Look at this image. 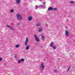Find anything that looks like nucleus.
Segmentation results:
<instances>
[{
    "label": "nucleus",
    "mask_w": 75,
    "mask_h": 75,
    "mask_svg": "<svg viewBox=\"0 0 75 75\" xmlns=\"http://www.w3.org/2000/svg\"><path fill=\"white\" fill-rule=\"evenodd\" d=\"M41 25V24L40 23H38L36 24V26H40Z\"/></svg>",
    "instance_id": "12"
},
{
    "label": "nucleus",
    "mask_w": 75,
    "mask_h": 75,
    "mask_svg": "<svg viewBox=\"0 0 75 75\" xmlns=\"http://www.w3.org/2000/svg\"><path fill=\"white\" fill-rule=\"evenodd\" d=\"M69 2L70 3H71V4L74 3V1H69Z\"/></svg>",
    "instance_id": "23"
},
{
    "label": "nucleus",
    "mask_w": 75,
    "mask_h": 75,
    "mask_svg": "<svg viewBox=\"0 0 75 75\" xmlns=\"http://www.w3.org/2000/svg\"><path fill=\"white\" fill-rule=\"evenodd\" d=\"M20 25V23H17V25Z\"/></svg>",
    "instance_id": "29"
},
{
    "label": "nucleus",
    "mask_w": 75,
    "mask_h": 75,
    "mask_svg": "<svg viewBox=\"0 0 75 75\" xmlns=\"http://www.w3.org/2000/svg\"><path fill=\"white\" fill-rule=\"evenodd\" d=\"M42 39H44V38H42Z\"/></svg>",
    "instance_id": "32"
},
{
    "label": "nucleus",
    "mask_w": 75,
    "mask_h": 75,
    "mask_svg": "<svg viewBox=\"0 0 75 75\" xmlns=\"http://www.w3.org/2000/svg\"><path fill=\"white\" fill-rule=\"evenodd\" d=\"M54 72H57V70H54Z\"/></svg>",
    "instance_id": "28"
},
{
    "label": "nucleus",
    "mask_w": 75,
    "mask_h": 75,
    "mask_svg": "<svg viewBox=\"0 0 75 75\" xmlns=\"http://www.w3.org/2000/svg\"><path fill=\"white\" fill-rule=\"evenodd\" d=\"M14 57H15L16 60V59H17V55H15L14 56Z\"/></svg>",
    "instance_id": "20"
},
{
    "label": "nucleus",
    "mask_w": 75,
    "mask_h": 75,
    "mask_svg": "<svg viewBox=\"0 0 75 75\" xmlns=\"http://www.w3.org/2000/svg\"><path fill=\"white\" fill-rule=\"evenodd\" d=\"M54 45V42H51V43H50V47H52V46H53Z\"/></svg>",
    "instance_id": "10"
},
{
    "label": "nucleus",
    "mask_w": 75,
    "mask_h": 75,
    "mask_svg": "<svg viewBox=\"0 0 75 75\" xmlns=\"http://www.w3.org/2000/svg\"><path fill=\"white\" fill-rule=\"evenodd\" d=\"M35 40L37 42H40V39L38 38H35Z\"/></svg>",
    "instance_id": "8"
},
{
    "label": "nucleus",
    "mask_w": 75,
    "mask_h": 75,
    "mask_svg": "<svg viewBox=\"0 0 75 75\" xmlns=\"http://www.w3.org/2000/svg\"><path fill=\"white\" fill-rule=\"evenodd\" d=\"M3 59L2 58H0V61H2Z\"/></svg>",
    "instance_id": "26"
},
{
    "label": "nucleus",
    "mask_w": 75,
    "mask_h": 75,
    "mask_svg": "<svg viewBox=\"0 0 75 75\" xmlns=\"http://www.w3.org/2000/svg\"><path fill=\"white\" fill-rule=\"evenodd\" d=\"M28 38H26L25 42V46H27L28 44Z\"/></svg>",
    "instance_id": "3"
},
{
    "label": "nucleus",
    "mask_w": 75,
    "mask_h": 75,
    "mask_svg": "<svg viewBox=\"0 0 75 75\" xmlns=\"http://www.w3.org/2000/svg\"><path fill=\"white\" fill-rule=\"evenodd\" d=\"M1 8L0 7V9Z\"/></svg>",
    "instance_id": "34"
},
{
    "label": "nucleus",
    "mask_w": 75,
    "mask_h": 75,
    "mask_svg": "<svg viewBox=\"0 0 75 75\" xmlns=\"http://www.w3.org/2000/svg\"><path fill=\"white\" fill-rule=\"evenodd\" d=\"M34 37L35 38H37V35L36 34H35L34 35Z\"/></svg>",
    "instance_id": "17"
},
{
    "label": "nucleus",
    "mask_w": 75,
    "mask_h": 75,
    "mask_svg": "<svg viewBox=\"0 0 75 75\" xmlns=\"http://www.w3.org/2000/svg\"><path fill=\"white\" fill-rule=\"evenodd\" d=\"M41 31H42V29H41V28H40L39 29V32H41Z\"/></svg>",
    "instance_id": "19"
},
{
    "label": "nucleus",
    "mask_w": 75,
    "mask_h": 75,
    "mask_svg": "<svg viewBox=\"0 0 75 75\" xmlns=\"http://www.w3.org/2000/svg\"><path fill=\"white\" fill-rule=\"evenodd\" d=\"M71 68V67H70V66H69L68 67V69L67 70V71L68 72V70H69V69H70V68Z\"/></svg>",
    "instance_id": "22"
},
{
    "label": "nucleus",
    "mask_w": 75,
    "mask_h": 75,
    "mask_svg": "<svg viewBox=\"0 0 75 75\" xmlns=\"http://www.w3.org/2000/svg\"><path fill=\"white\" fill-rule=\"evenodd\" d=\"M52 48H53V49H54V50H55V49H56L57 48V47H56V46L55 45H53L52 46Z\"/></svg>",
    "instance_id": "11"
},
{
    "label": "nucleus",
    "mask_w": 75,
    "mask_h": 75,
    "mask_svg": "<svg viewBox=\"0 0 75 75\" xmlns=\"http://www.w3.org/2000/svg\"><path fill=\"white\" fill-rule=\"evenodd\" d=\"M29 47H30L29 45L27 46L26 47V50H28V49H29Z\"/></svg>",
    "instance_id": "13"
},
{
    "label": "nucleus",
    "mask_w": 75,
    "mask_h": 75,
    "mask_svg": "<svg viewBox=\"0 0 75 75\" xmlns=\"http://www.w3.org/2000/svg\"><path fill=\"white\" fill-rule=\"evenodd\" d=\"M16 16L18 19L19 20H23V18L19 13H17L16 14Z\"/></svg>",
    "instance_id": "1"
},
{
    "label": "nucleus",
    "mask_w": 75,
    "mask_h": 75,
    "mask_svg": "<svg viewBox=\"0 0 75 75\" xmlns=\"http://www.w3.org/2000/svg\"><path fill=\"white\" fill-rule=\"evenodd\" d=\"M69 32L67 30H66L65 31V34H66V36H68L69 35Z\"/></svg>",
    "instance_id": "6"
},
{
    "label": "nucleus",
    "mask_w": 75,
    "mask_h": 75,
    "mask_svg": "<svg viewBox=\"0 0 75 75\" xmlns=\"http://www.w3.org/2000/svg\"><path fill=\"white\" fill-rule=\"evenodd\" d=\"M42 4H44V5H40V7H42V8H43V7H45V2H43V3H42Z\"/></svg>",
    "instance_id": "5"
},
{
    "label": "nucleus",
    "mask_w": 75,
    "mask_h": 75,
    "mask_svg": "<svg viewBox=\"0 0 75 75\" xmlns=\"http://www.w3.org/2000/svg\"><path fill=\"white\" fill-rule=\"evenodd\" d=\"M10 26L8 25H6V27H8V28H9Z\"/></svg>",
    "instance_id": "25"
},
{
    "label": "nucleus",
    "mask_w": 75,
    "mask_h": 75,
    "mask_svg": "<svg viewBox=\"0 0 75 75\" xmlns=\"http://www.w3.org/2000/svg\"><path fill=\"white\" fill-rule=\"evenodd\" d=\"M38 8V6L37 5H36L35 6V10H37Z\"/></svg>",
    "instance_id": "15"
},
{
    "label": "nucleus",
    "mask_w": 75,
    "mask_h": 75,
    "mask_svg": "<svg viewBox=\"0 0 75 75\" xmlns=\"http://www.w3.org/2000/svg\"><path fill=\"white\" fill-rule=\"evenodd\" d=\"M41 68L42 69V70L43 71L44 70V67H45V66L44 65V63H42L41 64Z\"/></svg>",
    "instance_id": "4"
},
{
    "label": "nucleus",
    "mask_w": 75,
    "mask_h": 75,
    "mask_svg": "<svg viewBox=\"0 0 75 75\" xmlns=\"http://www.w3.org/2000/svg\"><path fill=\"white\" fill-rule=\"evenodd\" d=\"M57 10V8H53L52 7H49L48 8V10L49 11H50L51 10V11H52L53 10Z\"/></svg>",
    "instance_id": "2"
},
{
    "label": "nucleus",
    "mask_w": 75,
    "mask_h": 75,
    "mask_svg": "<svg viewBox=\"0 0 75 75\" xmlns=\"http://www.w3.org/2000/svg\"><path fill=\"white\" fill-rule=\"evenodd\" d=\"M33 18L31 16H29L28 18V20L29 21H31L32 20Z\"/></svg>",
    "instance_id": "7"
},
{
    "label": "nucleus",
    "mask_w": 75,
    "mask_h": 75,
    "mask_svg": "<svg viewBox=\"0 0 75 75\" xmlns=\"http://www.w3.org/2000/svg\"><path fill=\"white\" fill-rule=\"evenodd\" d=\"M16 1L17 4H20V0H16Z\"/></svg>",
    "instance_id": "9"
},
{
    "label": "nucleus",
    "mask_w": 75,
    "mask_h": 75,
    "mask_svg": "<svg viewBox=\"0 0 75 75\" xmlns=\"http://www.w3.org/2000/svg\"><path fill=\"white\" fill-rule=\"evenodd\" d=\"M18 64H20L21 63V60H19L18 61Z\"/></svg>",
    "instance_id": "18"
},
{
    "label": "nucleus",
    "mask_w": 75,
    "mask_h": 75,
    "mask_svg": "<svg viewBox=\"0 0 75 75\" xmlns=\"http://www.w3.org/2000/svg\"><path fill=\"white\" fill-rule=\"evenodd\" d=\"M9 28H10V29H13V27H12L11 26H9Z\"/></svg>",
    "instance_id": "24"
},
{
    "label": "nucleus",
    "mask_w": 75,
    "mask_h": 75,
    "mask_svg": "<svg viewBox=\"0 0 75 75\" xmlns=\"http://www.w3.org/2000/svg\"><path fill=\"white\" fill-rule=\"evenodd\" d=\"M41 47L42 48H43V47H42V46H41Z\"/></svg>",
    "instance_id": "30"
},
{
    "label": "nucleus",
    "mask_w": 75,
    "mask_h": 75,
    "mask_svg": "<svg viewBox=\"0 0 75 75\" xmlns=\"http://www.w3.org/2000/svg\"><path fill=\"white\" fill-rule=\"evenodd\" d=\"M10 13H13V12H14V10L13 9H12L10 11Z\"/></svg>",
    "instance_id": "14"
},
{
    "label": "nucleus",
    "mask_w": 75,
    "mask_h": 75,
    "mask_svg": "<svg viewBox=\"0 0 75 75\" xmlns=\"http://www.w3.org/2000/svg\"><path fill=\"white\" fill-rule=\"evenodd\" d=\"M42 38H44V36H43V35H42Z\"/></svg>",
    "instance_id": "27"
},
{
    "label": "nucleus",
    "mask_w": 75,
    "mask_h": 75,
    "mask_svg": "<svg viewBox=\"0 0 75 75\" xmlns=\"http://www.w3.org/2000/svg\"><path fill=\"white\" fill-rule=\"evenodd\" d=\"M46 27H47L48 26V25L46 24Z\"/></svg>",
    "instance_id": "31"
},
{
    "label": "nucleus",
    "mask_w": 75,
    "mask_h": 75,
    "mask_svg": "<svg viewBox=\"0 0 75 75\" xmlns=\"http://www.w3.org/2000/svg\"><path fill=\"white\" fill-rule=\"evenodd\" d=\"M20 47V45H17L15 46L16 48H18V47Z\"/></svg>",
    "instance_id": "16"
},
{
    "label": "nucleus",
    "mask_w": 75,
    "mask_h": 75,
    "mask_svg": "<svg viewBox=\"0 0 75 75\" xmlns=\"http://www.w3.org/2000/svg\"><path fill=\"white\" fill-rule=\"evenodd\" d=\"M40 1H41V0H40Z\"/></svg>",
    "instance_id": "33"
},
{
    "label": "nucleus",
    "mask_w": 75,
    "mask_h": 75,
    "mask_svg": "<svg viewBox=\"0 0 75 75\" xmlns=\"http://www.w3.org/2000/svg\"><path fill=\"white\" fill-rule=\"evenodd\" d=\"M21 61H24V59H21Z\"/></svg>",
    "instance_id": "21"
}]
</instances>
